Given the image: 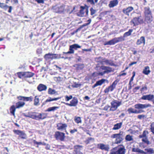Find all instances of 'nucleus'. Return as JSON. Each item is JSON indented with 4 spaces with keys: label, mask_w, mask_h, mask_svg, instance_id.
<instances>
[{
    "label": "nucleus",
    "mask_w": 154,
    "mask_h": 154,
    "mask_svg": "<svg viewBox=\"0 0 154 154\" xmlns=\"http://www.w3.org/2000/svg\"><path fill=\"white\" fill-rule=\"evenodd\" d=\"M151 106L150 104H142L139 103L136 104L134 106L135 108L136 109H141L138 111L134 109L133 113L138 114L144 112V111L142 109L146 108Z\"/></svg>",
    "instance_id": "obj_1"
},
{
    "label": "nucleus",
    "mask_w": 154,
    "mask_h": 154,
    "mask_svg": "<svg viewBox=\"0 0 154 154\" xmlns=\"http://www.w3.org/2000/svg\"><path fill=\"white\" fill-rule=\"evenodd\" d=\"M125 151L124 146L121 145L112 149L110 154H125Z\"/></svg>",
    "instance_id": "obj_2"
},
{
    "label": "nucleus",
    "mask_w": 154,
    "mask_h": 154,
    "mask_svg": "<svg viewBox=\"0 0 154 154\" xmlns=\"http://www.w3.org/2000/svg\"><path fill=\"white\" fill-rule=\"evenodd\" d=\"M123 133V132L120 131L118 134H113L111 135V138L115 139L114 143L118 144L121 143L123 141L124 137Z\"/></svg>",
    "instance_id": "obj_3"
},
{
    "label": "nucleus",
    "mask_w": 154,
    "mask_h": 154,
    "mask_svg": "<svg viewBox=\"0 0 154 154\" xmlns=\"http://www.w3.org/2000/svg\"><path fill=\"white\" fill-rule=\"evenodd\" d=\"M111 107L110 109V111H114L116 110L118 107L122 104L121 102L117 100H114L111 103Z\"/></svg>",
    "instance_id": "obj_4"
},
{
    "label": "nucleus",
    "mask_w": 154,
    "mask_h": 154,
    "mask_svg": "<svg viewBox=\"0 0 154 154\" xmlns=\"http://www.w3.org/2000/svg\"><path fill=\"white\" fill-rule=\"evenodd\" d=\"M131 22L133 23L134 26L137 25L139 24L142 23H143V20L142 19L141 16H140L137 17H134L131 20Z\"/></svg>",
    "instance_id": "obj_5"
},
{
    "label": "nucleus",
    "mask_w": 154,
    "mask_h": 154,
    "mask_svg": "<svg viewBox=\"0 0 154 154\" xmlns=\"http://www.w3.org/2000/svg\"><path fill=\"white\" fill-rule=\"evenodd\" d=\"M54 136L57 140L61 141H64L65 138V134L58 131L55 132Z\"/></svg>",
    "instance_id": "obj_6"
},
{
    "label": "nucleus",
    "mask_w": 154,
    "mask_h": 154,
    "mask_svg": "<svg viewBox=\"0 0 154 154\" xmlns=\"http://www.w3.org/2000/svg\"><path fill=\"white\" fill-rule=\"evenodd\" d=\"M101 59V62L102 64H105L106 65H109L111 66H116V65L113 63V61L111 60H108L105 58H103L101 57L99 58Z\"/></svg>",
    "instance_id": "obj_7"
},
{
    "label": "nucleus",
    "mask_w": 154,
    "mask_h": 154,
    "mask_svg": "<svg viewBox=\"0 0 154 154\" xmlns=\"http://www.w3.org/2000/svg\"><path fill=\"white\" fill-rule=\"evenodd\" d=\"M34 75V73L29 72H20V78L22 77L24 78H30Z\"/></svg>",
    "instance_id": "obj_8"
},
{
    "label": "nucleus",
    "mask_w": 154,
    "mask_h": 154,
    "mask_svg": "<svg viewBox=\"0 0 154 154\" xmlns=\"http://www.w3.org/2000/svg\"><path fill=\"white\" fill-rule=\"evenodd\" d=\"M23 100L31 101L32 100V98L31 97H24L20 96V107H22L25 104V103Z\"/></svg>",
    "instance_id": "obj_9"
},
{
    "label": "nucleus",
    "mask_w": 154,
    "mask_h": 154,
    "mask_svg": "<svg viewBox=\"0 0 154 154\" xmlns=\"http://www.w3.org/2000/svg\"><path fill=\"white\" fill-rule=\"evenodd\" d=\"M58 56V54H57L49 53L45 54L44 56V58L46 60H48L50 59H55L57 58Z\"/></svg>",
    "instance_id": "obj_10"
},
{
    "label": "nucleus",
    "mask_w": 154,
    "mask_h": 154,
    "mask_svg": "<svg viewBox=\"0 0 154 154\" xmlns=\"http://www.w3.org/2000/svg\"><path fill=\"white\" fill-rule=\"evenodd\" d=\"M105 82L108 83L109 82L108 81L104 79H102L98 81H97L95 84L92 86V88H94L95 87L98 86H101L103 84H104Z\"/></svg>",
    "instance_id": "obj_11"
},
{
    "label": "nucleus",
    "mask_w": 154,
    "mask_h": 154,
    "mask_svg": "<svg viewBox=\"0 0 154 154\" xmlns=\"http://www.w3.org/2000/svg\"><path fill=\"white\" fill-rule=\"evenodd\" d=\"M97 147L99 149L105 151H108L109 149V145H105L103 143H99L97 145Z\"/></svg>",
    "instance_id": "obj_12"
},
{
    "label": "nucleus",
    "mask_w": 154,
    "mask_h": 154,
    "mask_svg": "<svg viewBox=\"0 0 154 154\" xmlns=\"http://www.w3.org/2000/svg\"><path fill=\"white\" fill-rule=\"evenodd\" d=\"M67 125L66 124L59 123L57 124V129L61 131L66 130Z\"/></svg>",
    "instance_id": "obj_13"
},
{
    "label": "nucleus",
    "mask_w": 154,
    "mask_h": 154,
    "mask_svg": "<svg viewBox=\"0 0 154 154\" xmlns=\"http://www.w3.org/2000/svg\"><path fill=\"white\" fill-rule=\"evenodd\" d=\"M134 8L131 6H129L126 8H124L122 10V12L124 14L129 16V13L134 10Z\"/></svg>",
    "instance_id": "obj_14"
},
{
    "label": "nucleus",
    "mask_w": 154,
    "mask_h": 154,
    "mask_svg": "<svg viewBox=\"0 0 154 154\" xmlns=\"http://www.w3.org/2000/svg\"><path fill=\"white\" fill-rule=\"evenodd\" d=\"M101 69L102 70H104V71L105 73L107 74H108L109 72L113 71L111 67L104 66H101Z\"/></svg>",
    "instance_id": "obj_15"
},
{
    "label": "nucleus",
    "mask_w": 154,
    "mask_h": 154,
    "mask_svg": "<svg viewBox=\"0 0 154 154\" xmlns=\"http://www.w3.org/2000/svg\"><path fill=\"white\" fill-rule=\"evenodd\" d=\"M132 152H137L138 154H148L147 152L140 149L138 147L132 148Z\"/></svg>",
    "instance_id": "obj_16"
},
{
    "label": "nucleus",
    "mask_w": 154,
    "mask_h": 154,
    "mask_svg": "<svg viewBox=\"0 0 154 154\" xmlns=\"http://www.w3.org/2000/svg\"><path fill=\"white\" fill-rule=\"evenodd\" d=\"M116 85L115 82H114L112 85L109 86L108 88H106L104 91L105 93H108L109 91H113L115 88Z\"/></svg>",
    "instance_id": "obj_17"
},
{
    "label": "nucleus",
    "mask_w": 154,
    "mask_h": 154,
    "mask_svg": "<svg viewBox=\"0 0 154 154\" xmlns=\"http://www.w3.org/2000/svg\"><path fill=\"white\" fill-rule=\"evenodd\" d=\"M153 95L148 94L146 95H143L141 97V99L145 100H148L149 101H152L153 99Z\"/></svg>",
    "instance_id": "obj_18"
},
{
    "label": "nucleus",
    "mask_w": 154,
    "mask_h": 154,
    "mask_svg": "<svg viewBox=\"0 0 154 154\" xmlns=\"http://www.w3.org/2000/svg\"><path fill=\"white\" fill-rule=\"evenodd\" d=\"M65 5L62 4L60 6L56 7V12L57 13H61L63 12L64 10Z\"/></svg>",
    "instance_id": "obj_19"
},
{
    "label": "nucleus",
    "mask_w": 154,
    "mask_h": 154,
    "mask_svg": "<svg viewBox=\"0 0 154 154\" xmlns=\"http://www.w3.org/2000/svg\"><path fill=\"white\" fill-rule=\"evenodd\" d=\"M36 113L35 112H28L27 115H26L25 113H23L22 115L25 116L35 119V117H36Z\"/></svg>",
    "instance_id": "obj_20"
},
{
    "label": "nucleus",
    "mask_w": 154,
    "mask_h": 154,
    "mask_svg": "<svg viewBox=\"0 0 154 154\" xmlns=\"http://www.w3.org/2000/svg\"><path fill=\"white\" fill-rule=\"evenodd\" d=\"M47 88V87L46 85L42 84H40L38 86L37 88L39 91H46Z\"/></svg>",
    "instance_id": "obj_21"
},
{
    "label": "nucleus",
    "mask_w": 154,
    "mask_h": 154,
    "mask_svg": "<svg viewBox=\"0 0 154 154\" xmlns=\"http://www.w3.org/2000/svg\"><path fill=\"white\" fill-rule=\"evenodd\" d=\"M118 0H113L110 1L109 4V6L110 8H113L116 6L118 4Z\"/></svg>",
    "instance_id": "obj_22"
},
{
    "label": "nucleus",
    "mask_w": 154,
    "mask_h": 154,
    "mask_svg": "<svg viewBox=\"0 0 154 154\" xmlns=\"http://www.w3.org/2000/svg\"><path fill=\"white\" fill-rule=\"evenodd\" d=\"M145 43V37L143 36H141L140 38V39L137 40L136 42L137 45H140L142 43H143L144 45Z\"/></svg>",
    "instance_id": "obj_23"
},
{
    "label": "nucleus",
    "mask_w": 154,
    "mask_h": 154,
    "mask_svg": "<svg viewBox=\"0 0 154 154\" xmlns=\"http://www.w3.org/2000/svg\"><path fill=\"white\" fill-rule=\"evenodd\" d=\"M122 122H120L119 123L115 124L114 127L112 128L113 130H117L120 128L122 125Z\"/></svg>",
    "instance_id": "obj_24"
},
{
    "label": "nucleus",
    "mask_w": 154,
    "mask_h": 154,
    "mask_svg": "<svg viewBox=\"0 0 154 154\" xmlns=\"http://www.w3.org/2000/svg\"><path fill=\"white\" fill-rule=\"evenodd\" d=\"M60 98V97H57V98H52L51 97H49L48 99H47L43 103L42 105L45 104L46 103L48 102H50L51 101H53L54 100H58Z\"/></svg>",
    "instance_id": "obj_25"
},
{
    "label": "nucleus",
    "mask_w": 154,
    "mask_h": 154,
    "mask_svg": "<svg viewBox=\"0 0 154 154\" xmlns=\"http://www.w3.org/2000/svg\"><path fill=\"white\" fill-rule=\"evenodd\" d=\"M116 43L115 39L114 38L111 39V40L106 42L104 43V45H111L115 44Z\"/></svg>",
    "instance_id": "obj_26"
},
{
    "label": "nucleus",
    "mask_w": 154,
    "mask_h": 154,
    "mask_svg": "<svg viewBox=\"0 0 154 154\" xmlns=\"http://www.w3.org/2000/svg\"><path fill=\"white\" fill-rule=\"evenodd\" d=\"M81 9L80 10L79 12L78 13V15L80 17H83L84 14V10L85 9V7L83 6L80 7Z\"/></svg>",
    "instance_id": "obj_27"
},
{
    "label": "nucleus",
    "mask_w": 154,
    "mask_h": 154,
    "mask_svg": "<svg viewBox=\"0 0 154 154\" xmlns=\"http://www.w3.org/2000/svg\"><path fill=\"white\" fill-rule=\"evenodd\" d=\"M150 72L149 70V66H146L145 67L144 69L143 70V73L145 75H148Z\"/></svg>",
    "instance_id": "obj_28"
},
{
    "label": "nucleus",
    "mask_w": 154,
    "mask_h": 154,
    "mask_svg": "<svg viewBox=\"0 0 154 154\" xmlns=\"http://www.w3.org/2000/svg\"><path fill=\"white\" fill-rule=\"evenodd\" d=\"M70 103L71 106H75L78 103V100L76 98L74 97L72 100L70 101Z\"/></svg>",
    "instance_id": "obj_29"
},
{
    "label": "nucleus",
    "mask_w": 154,
    "mask_h": 154,
    "mask_svg": "<svg viewBox=\"0 0 154 154\" xmlns=\"http://www.w3.org/2000/svg\"><path fill=\"white\" fill-rule=\"evenodd\" d=\"M144 14L145 16L152 15L151 11L150 10L149 8V7H145L144 8Z\"/></svg>",
    "instance_id": "obj_30"
},
{
    "label": "nucleus",
    "mask_w": 154,
    "mask_h": 154,
    "mask_svg": "<svg viewBox=\"0 0 154 154\" xmlns=\"http://www.w3.org/2000/svg\"><path fill=\"white\" fill-rule=\"evenodd\" d=\"M148 131L145 130L143 131V134L142 135H140L139 137L140 138H143L147 137V135L148 134Z\"/></svg>",
    "instance_id": "obj_31"
},
{
    "label": "nucleus",
    "mask_w": 154,
    "mask_h": 154,
    "mask_svg": "<svg viewBox=\"0 0 154 154\" xmlns=\"http://www.w3.org/2000/svg\"><path fill=\"white\" fill-rule=\"evenodd\" d=\"M114 38L115 39L116 43L125 40L124 37L123 36L122 37L121 36L118 38Z\"/></svg>",
    "instance_id": "obj_32"
},
{
    "label": "nucleus",
    "mask_w": 154,
    "mask_h": 154,
    "mask_svg": "<svg viewBox=\"0 0 154 154\" xmlns=\"http://www.w3.org/2000/svg\"><path fill=\"white\" fill-rule=\"evenodd\" d=\"M15 109L16 106L14 105H13L11 106L10 109L11 113L14 116L15 115L14 112L15 111Z\"/></svg>",
    "instance_id": "obj_33"
},
{
    "label": "nucleus",
    "mask_w": 154,
    "mask_h": 154,
    "mask_svg": "<svg viewBox=\"0 0 154 154\" xmlns=\"http://www.w3.org/2000/svg\"><path fill=\"white\" fill-rule=\"evenodd\" d=\"M133 30L132 29H130L127 32H125L123 35L124 37H126L127 36H129L131 35V33L133 32Z\"/></svg>",
    "instance_id": "obj_34"
},
{
    "label": "nucleus",
    "mask_w": 154,
    "mask_h": 154,
    "mask_svg": "<svg viewBox=\"0 0 154 154\" xmlns=\"http://www.w3.org/2000/svg\"><path fill=\"white\" fill-rule=\"evenodd\" d=\"M125 140L128 141H130L133 140V136L130 135L129 134L127 135L125 138Z\"/></svg>",
    "instance_id": "obj_35"
},
{
    "label": "nucleus",
    "mask_w": 154,
    "mask_h": 154,
    "mask_svg": "<svg viewBox=\"0 0 154 154\" xmlns=\"http://www.w3.org/2000/svg\"><path fill=\"white\" fill-rule=\"evenodd\" d=\"M145 19L147 21V22L150 23L152 20V17L151 15L145 16Z\"/></svg>",
    "instance_id": "obj_36"
},
{
    "label": "nucleus",
    "mask_w": 154,
    "mask_h": 154,
    "mask_svg": "<svg viewBox=\"0 0 154 154\" xmlns=\"http://www.w3.org/2000/svg\"><path fill=\"white\" fill-rule=\"evenodd\" d=\"M145 150L147 151V153L148 154H152L154 153V150L152 148H146L145 149Z\"/></svg>",
    "instance_id": "obj_37"
},
{
    "label": "nucleus",
    "mask_w": 154,
    "mask_h": 154,
    "mask_svg": "<svg viewBox=\"0 0 154 154\" xmlns=\"http://www.w3.org/2000/svg\"><path fill=\"white\" fill-rule=\"evenodd\" d=\"M44 114L41 113L39 114L38 115H37L36 114V117H35V119H44L45 118V117L43 116Z\"/></svg>",
    "instance_id": "obj_38"
},
{
    "label": "nucleus",
    "mask_w": 154,
    "mask_h": 154,
    "mask_svg": "<svg viewBox=\"0 0 154 154\" xmlns=\"http://www.w3.org/2000/svg\"><path fill=\"white\" fill-rule=\"evenodd\" d=\"M57 92L54 89H52L49 88L48 89V93L49 94H55Z\"/></svg>",
    "instance_id": "obj_39"
},
{
    "label": "nucleus",
    "mask_w": 154,
    "mask_h": 154,
    "mask_svg": "<svg viewBox=\"0 0 154 154\" xmlns=\"http://www.w3.org/2000/svg\"><path fill=\"white\" fill-rule=\"evenodd\" d=\"M0 7L6 10L8 9V6L4 3H0Z\"/></svg>",
    "instance_id": "obj_40"
},
{
    "label": "nucleus",
    "mask_w": 154,
    "mask_h": 154,
    "mask_svg": "<svg viewBox=\"0 0 154 154\" xmlns=\"http://www.w3.org/2000/svg\"><path fill=\"white\" fill-rule=\"evenodd\" d=\"M94 139L93 138L88 137L85 141V143L87 144H88L90 142H93L94 141Z\"/></svg>",
    "instance_id": "obj_41"
},
{
    "label": "nucleus",
    "mask_w": 154,
    "mask_h": 154,
    "mask_svg": "<svg viewBox=\"0 0 154 154\" xmlns=\"http://www.w3.org/2000/svg\"><path fill=\"white\" fill-rule=\"evenodd\" d=\"M142 141L147 145H149L151 144V143L148 139V137L143 138Z\"/></svg>",
    "instance_id": "obj_42"
},
{
    "label": "nucleus",
    "mask_w": 154,
    "mask_h": 154,
    "mask_svg": "<svg viewBox=\"0 0 154 154\" xmlns=\"http://www.w3.org/2000/svg\"><path fill=\"white\" fill-rule=\"evenodd\" d=\"M59 107L57 106H53L49 108L46 110L47 111L50 112L51 111H54V110L57 109Z\"/></svg>",
    "instance_id": "obj_43"
},
{
    "label": "nucleus",
    "mask_w": 154,
    "mask_h": 154,
    "mask_svg": "<svg viewBox=\"0 0 154 154\" xmlns=\"http://www.w3.org/2000/svg\"><path fill=\"white\" fill-rule=\"evenodd\" d=\"M71 46L73 49L75 50H77L78 48H81V46L76 44L71 45Z\"/></svg>",
    "instance_id": "obj_44"
},
{
    "label": "nucleus",
    "mask_w": 154,
    "mask_h": 154,
    "mask_svg": "<svg viewBox=\"0 0 154 154\" xmlns=\"http://www.w3.org/2000/svg\"><path fill=\"white\" fill-rule=\"evenodd\" d=\"M90 11L91 12V15L93 16L96 12V10L93 8H91L90 9Z\"/></svg>",
    "instance_id": "obj_45"
},
{
    "label": "nucleus",
    "mask_w": 154,
    "mask_h": 154,
    "mask_svg": "<svg viewBox=\"0 0 154 154\" xmlns=\"http://www.w3.org/2000/svg\"><path fill=\"white\" fill-rule=\"evenodd\" d=\"M20 137L23 139H26V135L24 133L20 131Z\"/></svg>",
    "instance_id": "obj_46"
},
{
    "label": "nucleus",
    "mask_w": 154,
    "mask_h": 154,
    "mask_svg": "<svg viewBox=\"0 0 154 154\" xmlns=\"http://www.w3.org/2000/svg\"><path fill=\"white\" fill-rule=\"evenodd\" d=\"M75 121L77 123H81V118L79 117H75Z\"/></svg>",
    "instance_id": "obj_47"
},
{
    "label": "nucleus",
    "mask_w": 154,
    "mask_h": 154,
    "mask_svg": "<svg viewBox=\"0 0 154 154\" xmlns=\"http://www.w3.org/2000/svg\"><path fill=\"white\" fill-rule=\"evenodd\" d=\"M34 104L35 105H37L38 103V102H39V98L37 97V96H36L35 97V98L34 100Z\"/></svg>",
    "instance_id": "obj_48"
},
{
    "label": "nucleus",
    "mask_w": 154,
    "mask_h": 154,
    "mask_svg": "<svg viewBox=\"0 0 154 154\" xmlns=\"http://www.w3.org/2000/svg\"><path fill=\"white\" fill-rule=\"evenodd\" d=\"M69 51L68 52V53H69V54H73L74 52V51L71 45L69 46Z\"/></svg>",
    "instance_id": "obj_49"
},
{
    "label": "nucleus",
    "mask_w": 154,
    "mask_h": 154,
    "mask_svg": "<svg viewBox=\"0 0 154 154\" xmlns=\"http://www.w3.org/2000/svg\"><path fill=\"white\" fill-rule=\"evenodd\" d=\"M63 78L61 77L60 76L57 77H55L54 78V79L56 81H62L63 80Z\"/></svg>",
    "instance_id": "obj_50"
},
{
    "label": "nucleus",
    "mask_w": 154,
    "mask_h": 154,
    "mask_svg": "<svg viewBox=\"0 0 154 154\" xmlns=\"http://www.w3.org/2000/svg\"><path fill=\"white\" fill-rule=\"evenodd\" d=\"M65 97L66 101H68L72 99V95H70L69 96H65Z\"/></svg>",
    "instance_id": "obj_51"
},
{
    "label": "nucleus",
    "mask_w": 154,
    "mask_h": 154,
    "mask_svg": "<svg viewBox=\"0 0 154 154\" xmlns=\"http://www.w3.org/2000/svg\"><path fill=\"white\" fill-rule=\"evenodd\" d=\"M132 74H133V76L131 77V79H130V82H131L132 81H133V79H134V77L135 76V72H134V71L133 72V73H132Z\"/></svg>",
    "instance_id": "obj_52"
},
{
    "label": "nucleus",
    "mask_w": 154,
    "mask_h": 154,
    "mask_svg": "<svg viewBox=\"0 0 154 154\" xmlns=\"http://www.w3.org/2000/svg\"><path fill=\"white\" fill-rule=\"evenodd\" d=\"M128 111L129 114L131 113H133V111H134V109L131 108H130L128 109Z\"/></svg>",
    "instance_id": "obj_53"
},
{
    "label": "nucleus",
    "mask_w": 154,
    "mask_h": 154,
    "mask_svg": "<svg viewBox=\"0 0 154 154\" xmlns=\"http://www.w3.org/2000/svg\"><path fill=\"white\" fill-rule=\"evenodd\" d=\"M87 2H89L91 5H95V2L94 0H87Z\"/></svg>",
    "instance_id": "obj_54"
},
{
    "label": "nucleus",
    "mask_w": 154,
    "mask_h": 154,
    "mask_svg": "<svg viewBox=\"0 0 154 154\" xmlns=\"http://www.w3.org/2000/svg\"><path fill=\"white\" fill-rule=\"evenodd\" d=\"M145 116L144 115H139L137 116V118L138 119H142L144 118V117H145Z\"/></svg>",
    "instance_id": "obj_55"
},
{
    "label": "nucleus",
    "mask_w": 154,
    "mask_h": 154,
    "mask_svg": "<svg viewBox=\"0 0 154 154\" xmlns=\"http://www.w3.org/2000/svg\"><path fill=\"white\" fill-rule=\"evenodd\" d=\"M140 88V86H138L137 87H135L134 89H133V91L134 92H136L137 91L139 90Z\"/></svg>",
    "instance_id": "obj_56"
},
{
    "label": "nucleus",
    "mask_w": 154,
    "mask_h": 154,
    "mask_svg": "<svg viewBox=\"0 0 154 154\" xmlns=\"http://www.w3.org/2000/svg\"><path fill=\"white\" fill-rule=\"evenodd\" d=\"M147 89V88L146 86H145L144 87H143L142 88L140 89V91L141 92L144 91H146Z\"/></svg>",
    "instance_id": "obj_57"
},
{
    "label": "nucleus",
    "mask_w": 154,
    "mask_h": 154,
    "mask_svg": "<svg viewBox=\"0 0 154 154\" xmlns=\"http://www.w3.org/2000/svg\"><path fill=\"white\" fill-rule=\"evenodd\" d=\"M33 143L34 144H37L38 145H42V142H37L35 140H34L33 141Z\"/></svg>",
    "instance_id": "obj_58"
},
{
    "label": "nucleus",
    "mask_w": 154,
    "mask_h": 154,
    "mask_svg": "<svg viewBox=\"0 0 154 154\" xmlns=\"http://www.w3.org/2000/svg\"><path fill=\"white\" fill-rule=\"evenodd\" d=\"M77 129H74L73 130H71L70 131V133L71 134H73L75 132H77Z\"/></svg>",
    "instance_id": "obj_59"
},
{
    "label": "nucleus",
    "mask_w": 154,
    "mask_h": 154,
    "mask_svg": "<svg viewBox=\"0 0 154 154\" xmlns=\"http://www.w3.org/2000/svg\"><path fill=\"white\" fill-rule=\"evenodd\" d=\"M8 8L9 9L8 12L9 13H11V12L12 10V7L11 6H8Z\"/></svg>",
    "instance_id": "obj_60"
},
{
    "label": "nucleus",
    "mask_w": 154,
    "mask_h": 154,
    "mask_svg": "<svg viewBox=\"0 0 154 154\" xmlns=\"http://www.w3.org/2000/svg\"><path fill=\"white\" fill-rule=\"evenodd\" d=\"M89 24V23L84 24L82 25L81 26H80V29H82L83 27H84L86 26H87V25H88Z\"/></svg>",
    "instance_id": "obj_61"
},
{
    "label": "nucleus",
    "mask_w": 154,
    "mask_h": 154,
    "mask_svg": "<svg viewBox=\"0 0 154 154\" xmlns=\"http://www.w3.org/2000/svg\"><path fill=\"white\" fill-rule=\"evenodd\" d=\"M105 74L106 73L104 71L103 72H99L98 74L99 75L102 76L103 75Z\"/></svg>",
    "instance_id": "obj_62"
},
{
    "label": "nucleus",
    "mask_w": 154,
    "mask_h": 154,
    "mask_svg": "<svg viewBox=\"0 0 154 154\" xmlns=\"http://www.w3.org/2000/svg\"><path fill=\"white\" fill-rule=\"evenodd\" d=\"M110 107V106H105L103 110L105 111H107L108 110L109 108Z\"/></svg>",
    "instance_id": "obj_63"
},
{
    "label": "nucleus",
    "mask_w": 154,
    "mask_h": 154,
    "mask_svg": "<svg viewBox=\"0 0 154 154\" xmlns=\"http://www.w3.org/2000/svg\"><path fill=\"white\" fill-rule=\"evenodd\" d=\"M150 126L151 131L154 134V127H153L152 125H151Z\"/></svg>",
    "instance_id": "obj_64"
}]
</instances>
